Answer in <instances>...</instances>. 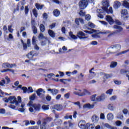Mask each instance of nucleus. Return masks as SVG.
<instances>
[{
  "mask_svg": "<svg viewBox=\"0 0 129 129\" xmlns=\"http://www.w3.org/2000/svg\"><path fill=\"white\" fill-rule=\"evenodd\" d=\"M117 66V62L115 61H112L111 62L110 67V68H115V67Z\"/></svg>",
  "mask_w": 129,
  "mask_h": 129,
  "instance_id": "32",
  "label": "nucleus"
},
{
  "mask_svg": "<svg viewBox=\"0 0 129 129\" xmlns=\"http://www.w3.org/2000/svg\"><path fill=\"white\" fill-rule=\"evenodd\" d=\"M113 90V89H109L106 91L105 93L106 94L111 95L112 94Z\"/></svg>",
  "mask_w": 129,
  "mask_h": 129,
  "instance_id": "39",
  "label": "nucleus"
},
{
  "mask_svg": "<svg viewBox=\"0 0 129 129\" xmlns=\"http://www.w3.org/2000/svg\"><path fill=\"white\" fill-rule=\"evenodd\" d=\"M69 35L73 39V40H77V36H76L75 35L73 34L72 32L69 33Z\"/></svg>",
  "mask_w": 129,
  "mask_h": 129,
  "instance_id": "29",
  "label": "nucleus"
},
{
  "mask_svg": "<svg viewBox=\"0 0 129 129\" xmlns=\"http://www.w3.org/2000/svg\"><path fill=\"white\" fill-rule=\"evenodd\" d=\"M5 113H6V109H3V108L0 109V114H4Z\"/></svg>",
  "mask_w": 129,
  "mask_h": 129,
  "instance_id": "53",
  "label": "nucleus"
},
{
  "mask_svg": "<svg viewBox=\"0 0 129 129\" xmlns=\"http://www.w3.org/2000/svg\"><path fill=\"white\" fill-rule=\"evenodd\" d=\"M129 64V60H126L124 61V67H126V66H127V65Z\"/></svg>",
  "mask_w": 129,
  "mask_h": 129,
  "instance_id": "61",
  "label": "nucleus"
},
{
  "mask_svg": "<svg viewBox=\"0 0 129 129\" xmlns=\"http://www.w3.org/2000/svg\"><path fill=\"white\" fill-rule=\"evenodd\" d=\"M105 126L107 128H109V129H117V128L115 126H112L110 125H109L108 123H105Z\"/></svg>",
  "mask_w": 129,
  "mask_h": 129,
  "instance_id": "28",
  "label": "nucleus"
},
{
  "mask_svg": "<svg viewBox=\"0 0 129 129\" xmlns=\"http://www.w3.org/2000/svg\"><path fill=\"white\" fill-rule=\"evenodd\" d=\"M80 16H81L82 17H83L85 16V12H83V11L81 10L79 12Z\"/></svg>",
  "mask_w": 129,
  "mask_h": 129,
  "instance_id": "52",
  "label": "nucleus"
},
{
  "mask_svg": "<svg viewBox=\"0 0 129 129\" xmlns=\"http://www.w3.org/2000/svg\"><path fill=\"white\" fill-rule=\"evenodd\" d=\"M94 107V104L91 105L89 103L86 104L84 105V106H83V107H84V108H89V109L93 108Z\"/></svg>",
  "mask_w": 129,
  "mask_h": 129,
  "instance_id": "18",
  "label": "nucleus"
},
{
  "mask_svg": "<svg viewBox=\"0 0 129 129\" xmlns=\"http://www.w3.org/2000/svg\"><path fill=\"white\" fill-rule=\"evenodd\" d=\"M127 52H129V48L126 50L120 52L118 54L121 55L122 54H126V53H127Z\"/></svg>",
  "mask_w": 129,
  "mask_h": 129,
  "instance_id": "46",
  "label": "nucleus"
},
{
  "mask_svg": "<svg viewBox=\"0 0 129 129\" xmlns=\"http://www.w3.org/2000/svg\"><path fill=\"white\" fill-rule=\"evenodd\" d=\"M23 46L24 50H27V49H28V45H27V43H23Z\"/></svg>",
  "mask_w": 129,
  "mask_h": 129,
  "instance_id": "59",
  "label": "nucleus"
},
{
  "mask_svg": "<svg viewBox=\"0 0 129 129\" xmlns=\"http://www.w3.org/2000/svg\"><path fill=\"white\" fill-rule=\"evenodd\" d=\"M121 15L122 18H123L124 20H127L129 18L128 13H127V10H126V9H122L121 11Z\"/></svg>",
  "mask_w": 129,
  "mask_h": 129,
  "instance_id": "8",
  "label": "nucleus"
},
{
  "mask_svg": "<svg viewBox=\"0 0 129 129\" xmlns=\"http://www.w3.org/2000/svg\"><path fill=\"white\" fill-rule=\"evenodd\" d=\"M21 102H22V98L21 96H18V101H17L16 106H17L18 107H20V103H21Z\"/></svg>",
  "mask_w": 129,
  "mask_h": 129,
  "instance_id": "25",
  "label": "nucleus"
},
{
  "mask_svg": "<svg viewBox=\"0 0 129 129\" xmlns=\"http://www.w3.org/2000/svg\"><path fill=\"white\" fill-rule=\"evenodd\" d=\"M48 34L51 38H55V33L54 31L51 30H49L48 31Z\"/></svg>",
  "mask_w": 129,
  "mask_h": 129,
  "instance_id": "27",
  "label": "nucleus"
},
{
  "mask_svg": "<svg viewBox=\"0 0 129 129\" xmlns=\"http://www.w3.org/2000/svg\"><path fill=\"white\" fill-rule=\"evenodd\" d=\"M79 126L81 129H89L90 127L91 129L94 128L93 126H91L89 123H86L85 120H81L79 123Z\"/></svg>",
  "mask_w": 129,
  "mask_h": 129,
  "instance_id": "4",
  "label": "nucleus"
},
{
  "mask_svg": "<svg viewBox=\"0 0 129 129\" xmlns=\"http://www.w3.org/2000/svg\"><path fill=\"white\" fill-rule=\"evenodd\" d=\"M79 6L81 10H84L88 6V2L87 0H81L79 3Z\"/></svg>",
  "mask_w": 129,
  "mask_h": 129,
  "instance_id": "6",
  "label": "nucleus"
},
{
  "mask_svg": "<svg viewBox=\"0 0 129 129\" xmlns=\"http://www.w3.org/2000/svg\"><path fill=\"white\" fill-rule=\"evenodd\" d=\"M53 14L54 17H59L60 16V11L57 9H55L53 11Z\"/></svg>",
  "mask_w": 129,
  "mask_h": 129,
  "instance_id": "21",
  "label": "nucleus"
},
{
  "mask_svg": "<svg viewBox=\"0 0 129 129\" xmlns=\"http://www.w3.org/2000/svg\"><path fill=\"white\" fill-rule=\"evenodd\" d=\"M89 78H90V79H92L93 77L96 76V74L93 72H91V71H89Z\"/></svg>",
  "mask_w": 129,
  "mask_h": 129,
  "instance_id": "20",
  "label": "nucleus"
},
{
  "mask_svg": "<svg viewBox=\"0 0 129 129\" xmlns=\"http://www.w3.org/2000/svg\"><path fill=\"white\" fill-rule=\"evenodd\" d=\"M39 29L40 30V32H42V33H44V32H45V26H44L43 24H41L40 25Z\"/></svg>",
  "mask_w": 129,
  "mask_h": 129,
  "instance_id": "30",
  "label": "nucleus"
},
{
  "mask_svg": "<svg viewBox=\"0 0 129 129\" xmlns=\"http://www.w3.org/2000/svg\"><path fill=\"white\" fill-rule=\"evenodd\" d=\"M70 96V92H68L66 94H64V98H66V99H69Z\"/></svg>",
  "mask_w": 129,
  "mask_h": 129,
  "instance_id": "51",
  "label": "nucleus"
},
{
  "mask_svg": "<svg viewBox=\"0 0 129 129\" xmlns=\"http://www.w3.org/2000/svg\"><path fill=\"white\" fill-rule=\"evenodd\" d=\"M32 42L33 45H36V37L33 36L32 39Z\"/></svg>",
  "mask_w": 129,
  "mask_h": 129,
  "instance_id": "49",
  "label": "nucleus"
},
{
  "mask_svg": "<svg viewBox=\"0 0 129 129\" xmlns=\"http://www.w3.org/2000/svg\"><path fill=\"white\" fill-rule=\"evenodd\" d=\"M54 109L58 111H60L62 110L63 106L62 105H55L54 107Z\"/></svg>",
  "mask_w": 129,
  "mask_h": 129,
  "instance_id": "16",
  "label": "nucleus"
},
{
  "mask_svg": "<svg viewBox=\"0 0 129 129\" xmlns=\"http://www.w3.org/2000/svg\"><path fill=\"white\" fill-rule=\"evenodd\" d=\"M25 15H27L29 13V7L26 6L25 8Z\"/></svg>",
  "mask_w": 129,
  "mask_h": 129,
  "instance_id": "48",
  "label": "nucleus"
},
{
  "mask_svg": "<svg viewBox=\"0 0 129 129\" xmlns=\"http://www.w3.org/2000/svg\"><path fill=\"white\" fill-rule=\"evenodd\" d=\"M32 107H33L34 110L36 111H40L41 105L40 104H34Z\"/></svg>",
  "mask_w": 129,
  "mask_h": 129,
  "instance_id": "12",
  "label": "nucleus"
},
{
  "mask_svg": "<svg viewBox=\"0 0 129 129\" xmlns=\"http://www.w3.org/2000/svg\"><path fill=\"white\" fill-rule=\"evenodd\" d=\"M106 20L108 22L110 25H112L113 24V19H112V17L107 15L106 16Z\"/></svg>",
  "mask_w": 129,
  "mask_h": 129,
  "instance_id": "14",
  "label": "nucleus"
},
{
  "mask_svg": "<svg viewBox=\"0 0 129 129\" xmlns=\"http://www.w3.org/2000/svg\"><path fill=\"white\" fill-rule=\"evenodd\" d=\"M22 90H23V93H24V94L26 93L27 92V91H28V89H27V88L26 87H22Z\"/></svg>",
  "mask_w": 129,
  "mask_h": 129,
  "instance_id": "55",
  "label": "nucleus"
},
{
  "mask_svg": "<svg viewBox=\"0 0 129 129\" xmlns=\"http://www.w3.org/2000/svg\"><path fill=\"white\" fill-rule=\"evenodd\" d=\"M77 37H78L80 40H82L83 41H85V40L88 39V36L86 35V34L82 31L78 32Z\"/></svg>",
  "mask_w": 129,
  "mask_h": 129,
  "instance_id": "5",
  "label": "nucleus"
},
{
  "mask_svg": "<svg viewBox=\"0 0 129 129\" xmlns=\"http://www.w3.org/2000/svg\"><path fill=\"white\" fill-rule=\"evenodd\" d=\"M102 5L103 6L102 9L97 10V13H101L104 11L107 14H112V7H110L109 10L107 9L108 7H109V1L108 0H103L102 1Z\"/></svg>",
  "mask_w": 129,
  "mask_h": 129,
  "instance_id": "1",
  "label": "nucleus"
},
{
  "mask_svg": "<svg viewBox=\"0 0 129 129\" xmlns=\"http://www.w3.org/2000/svg\"><path fill=\"white\" fill-rule=\"evenodd\" d=\"M107 119L108 120H112L113 119V115L112 113H109L107 114Z\"/></svg>",
  "mask_w": 129,
  "mask_h": 129,
  "instance_id": "26",
  "label": "nucleus"
},
{
  "mask_svg": "<svg viewBox=\"0 0 129 129\" xmlns=\"http://www.w3.org/2000/svg\"><path fill=\"white\" fill-rule=\"evenodd\" d=\"M88 25L89 27H90V28H92V29H93V28H95V25H94L93 23H92L91 22H89L88 23Z\"/></svg>",
  "mask_w": 129,
  "mask_h": 129,
  "instance_id": "42",
  "label": "nucleus"
},
{
  "mask_svg": "<svg viewBox=\"0 0 129 129\" xmlns=\"http://www.w3.org/2000/svg\"><path fill=\"white\" fill-rule=\"evenodd\" d=\"M36 8V9H37V10H42V9H43V8H44V5H40V4H36L35 5Z\"/></svg>",
  "mask_w": 129,
  "mask_h": 129,
  "instance_id": "31",
  "label": "nucleus"
},
{
  "mask_svg": "<svg viewBox=\"0 0 129 129\" xmlns=\"http://www.w3.org/2000/svg\"><path fill=\"white\" fill-rule=\"evenodd\" d=\"M100 118L102 120L105 119V116L104 115V114L103 113H100Z\"/></svg>",
  "mask_w": 129,
  "mask_h": 129,
  "instance_id": "47",
  "label": "nucleus"
},
{
  "mask_svg": "<svg viewBox=\"0 0 129 129\" xmlns=\"http://www.w3.org/2000/svg\"><path fill=\"white\" fill-rule=\"evenodd\" d=\"M128 71L125 70H120V73L121 74H126Z\"/></svg>",
  "mask_w": 129,
  "mask_h": 129,
  "instance_id": "50",
  "label": "nucleus"
},
{
  "mask_svg": "<svg viewBox=\"0 0 129 129\" xmlns=\"http://www.w3.org/2000/svg\"><path fill=\"white\" fill-rule=\"evenodd\" d=\"M111 77V75L105 74L103 77L104 79H108V78H110Z\"/></svg>",
  "mask_w": 129,
  "mask_h": 129,
  "instance_id": "38",
  "label": "nucleus"
},
{
  "mask_svg": "<svg viewBox=\"0 0 129 129\" xmlns=\"http://www.w3.org/2000/svg\"><path fill=\"white\" fill-rule=\"evenodd\" d=\"M97 94H94L91 96V100L92 101L101 102L106 98V96L104 94H101L100 96H97Z\"/></svg>",
  "mask_w": 129,
  "mask_h": 129,
  "instance_id": "3",
  "label": "nucleus"
},
{
  "mask_svg": "<svg viewBox=\"0 0 129 129\" xmlns=\"http://www.w3.org/2000/svg\"><path fill=\"white\" fill-rule=\"evenodd\" d=\"M63 124H68L69 126H65L64 129H73L74 127V124L71 122V121H68V122H63Z\"/></svg>",
  "mask_w": 129,
  "mask_h": 129,
  "instance_id": "10",
  "label": "nucleus"
},
{
  "mask_svg": "<svg viewBox=\"0 0 129 129\" xmlns=\"http://www.w3.org/2000/svg\"><path fill=\"white\" fill-rule=\"evenodd\" d=\"M92 37L93 38H100L99 35L98 34H95L92 35Z\"/></svg>",
  "mask_w": 129,
  "mask_h": 129,
  "instance_id": "64",
  "label": "nucleus"
},
{
  "mask_svg": "<svg viewBox=\"0 0 129 129\" xmlns=\"http://www.w3.org/2000/svg\"><path fill=\"white\" fill-rule=\"evenodd\" d=\"M33 13L35 18H37V17L38 16V13H37V10L36 9L33 10Z\"/></svg>",
  "mask_w": 129,
  "mask_h": 129,
  "instance_id": "44",
  "label": "nucleus"
},
{
  "mask_svg": "<svg viewBox=\"0 0 129 129\" xmlns=\"http://www.w3.org/2000/svg\"><path fill=\"white\" fill-rule=\"evenodd\" d=\"M43 91V89L42 88H39L37 91H36V93L37 94V95L38 96H40V95H41V92H42Z\"/></svg>",
  "mask_w": 129,
  "mask_h": 129,
  "instance_id": "33",
  "label": "nucleus"
},
{
  "mask_svg": "<svg viewBox=\"0 0 129 129\" xmlns=\"http://www.w3.org/2000/svg\"><path fill=\"white\" fill-rule=\"evenodd\" d=\"M122 112L124 115H126L127 113H128V111L127 109H123L122 110Z\"/></svg>",
  "mask_w": 129,
  "mask_h": 129,
  "instance_id": "56",
  "label": "nucleus"
},
{
  "mask_svg": "<svg viewBox=\"0 0 129 129\" xmlns=\"http://www.w3.org/2000/svg\"><path fill=\"white\" fill-rule=\"evenodd\" d=\"M46 77L48 78L45 79L46 81H48V80H54V81H57V80L54 79L55 78V74L53 73H50L46 75Z\"/></svg>",
  "mask_w": 129,
  "mask_h": 129,
  "instance_id": "9",
  "label": "nucleus"
},
{
  "mask_svg": "<svg viewBox=\"0 0 129 129\" xmlns=\"http://www.w3.org/2000/svg\"><path fill=\"white\" fill-rule=\"evenodd\" d=\"M121 48V46L120 44H116L110 47L107 51V53H108L109 51H115L116 52L118 50H119Z\"/></svg>",
  "mask_w": 129,
  "mask_h": 129,
  "instance_id": "7",
  "label": "nucleus"
},
{
  "mask_svg": "<svg viewBox=\"0 0 129 129\" xmlns=\"http://www.w3.org/2000/svg\"><path fill=\"white\" fill-rule=\"evenodd\" d=\"M34 55H35V51H32L30 52V53L27 54L26 56L27 58H29V59H32V58H33V57L34 56Z\"/></svg>",
  "mask_w": 129,
  "mask_h": 129,
  "instance_id": "22",
  "label": "nucleus"
},
{
  "mask_svg": "<svg viewBox=\"0 0 129 129\" xmlns=\"http://www.w3.org/2000/svg\"><path fill=\"white\" fill-rule=\"evenodd\" d=\"M47 91L49 92H50L51 94H52L53 95H56L58 93V90L55 88H53V89L48 88L47 89Z\"/></svg>",
  "mask_w": 129,
  "mask_h": 129,
  "instance_id": "13",
  "label": "nucleus"
},
{
  "mask_svg": "<svg viewBox=\"0 0 129 129\" xmlns=\"http://www.w3.org/2000/svg\"><path fill=\"white\" fill-rule=\"evenodd\" d=\"M9 107H10V108H11L13 110H15V109H16V106L14 105H9Z\"/></svg>",
  "mask_w": 129,
  "mask_h": 129,
  "instance_id": "62",
  "label": "nucleus"
},
{
  "mask_svg": "<svg viewBox=\"0 0 129 129\" xmlns=\"http://www.w3.org/2000/svg\"><path fill=\"white\" fill-rule=\"evenodd\" d=\"M43 110H48L49 109V105H43L41 107Z\"/></svg>",
  "mask_w": 129,
  "mask_h": 129,
  "instance_id": "36",
  "label": "nucleus"
},
{
  "mask_svg": "<svg viewBox=\"0 0 129 129\" xmlns=\"http://www.w3.org/2000/svg\"><path fill=\"white\" fill-rule=\"evenodd\" d=\"M47 124V122L45 121L43 122L42 125L40 126L41 129H46V124Z\"/></svg>",
  "mask_w": 129,
  "mask_h": 129,
  "instance_id": "37",
  "label": "nucleus"
},
{
  "mask_svg": "<svg viewBox=\"0 0 129 129\" xmlns=\"http://www.w3.org/2000/svg\"><path fill=\"white\" fill-rule=\"evenodd\" d=\"M10 66H11V63H5L2 64V67L3 68H7V67L8 68H10Z\"/></svg>",
  "mask_w": 129,
  "mask_h": 129,
  "instance_id": "35",
  "label": "nucleus"
},
{
  "mask_svg": "<svg viewBox=\"0 0 129 129\" xmlns=\"http://www.w3.org/2000/svg\"><path fill=\"white\" fill-rule=\"evenodd\" d=\"M28 105L30 107H31L34 105V104H33V101L32 100H30L29 101V103L28 104Z\"/></svg>",
  "mask_w": 129,
  "mask_h": 129,
  "instance_id": "57",
  "label": "nucleus"
},
{
  "mask_svg": "<svg viewBox=\"0 0 129 129\" xmlns=\"http://www.w3.org/2000/svg\"><path fill=\"white\" fill-rule=\"evenodd\" d=\"M29 129H39V127L38 126H29Z\"/></svg>",
  "mask_w": 129,
  "mask_h": 129,
  "instance_id": "54",
  "label": "nucleus"
},
{
  "mask_svg": "<svg viewBox=\"0 0 129 129\" xmlns=\"http://www.w3.org/2000/svg\"><path fill=\"white\" fill-rule=\"evenodd\" d=\"M46 99L47 101H50L51 99V96H49V95H47L46 97Z\"/></svg>",
  "mask_w": 129,
  "mask_h": 129,
  "instance_id": "60",
  "label": "nucleus"
},
{
  "mask_svg": "<svg viewBox=\"0 0 129 129\" xmlns=\"http://www.w3.org/2000/svg\"><path fill=\"white\" fill-rule=\"evenodd\" d=\"M122 124V122L121 121H119V120H118L117 121L115 122V124L117 125V126H120L121 124Z\"/></svg>",
  "mask_w": 129,
  "mask_h": 129,
  "instance_id": "58",
  "label": "nucleus"
},
{
  "mask_svg": "<svg viewBox=\"0 0 129 129\" xmlns=\"http://www.w3.org/2000/svg\"><path fill=\"white\" fill-rule=\"evenodd\" d=\"M113 105L111 104H110L109 105H108V109L109 110H110V111H113Z\"/></svg>",
  "mask_w": 129,
  "mask_h": 129,
  "instance_id": "40",
  "label": "nucleus"
},
{
  "mask_svg": "<svg viewBox=\"0 0 129 129\" xmlns=\"http://www.w3.org/2000/svg\"><path fill=\"white\" fill-rule=\"evenodd\" d=\"M99 120V117L94 114L92 117V121L94 123H97Z\"/></svg>",
  "mask_w": 129,
  "mask_h": 129,
  "instance_id": "15",
  "label": "nucleus"
},
{
  "mask_svg": "<svg viewBox=\"0 0 129 129\" xmlns=\"http://www.w3.org/2000/svg\"><path fill=\"white\" fill-rule=\"evenodd\" d=\"M85 20H86V21H89V20H90V19H91V16H90V15L89 14L86 15L85 16Z\"/></svg>",
  "mask_w": 129,
  "mask_h": 129,
  "instance_id": "43",
  "label": "nucleus"
},
{
  "mask_svg": "<svg viewBox=\"0 0 129 129\" xmlns=\"http://www.w3.org/2000/svg\"><path fill=\"white\" fill-rule=\"evenodd\" d=\"M9 100L10 101V103L11 104L15 103V105L17 106V102H18V101L17 100V98L15 96H9Z\"/></svg>",
  "mask_w": 129,
  "mask_h": 129,
  "instance_id": "11",
  "label": "nucleus"
},
{
  "mask_svg": "<svg viewBox=\"0 0 129 129\" xmlns=\"http://www.w3.org/2000/svg\"><path fill=\"white\" fill-rule=\"evenodd\" d=\"M12 26V25H9L8 26V31L10 32V33H13L14 32V29H13Z\"/></svg>",
  "mask_w": 129,
  "mask_h": 129,
  "instance_id": "41",
  "label": "nucleus"
},
{
  "mask_svg": "<svg viewBox=\"0 0 129 129\" xmlns=\"http://www.w3.org/2000/svg\"><path fill=\"white\" fill-rule=\"evenodd\" d=\"M25 106V104L24 103L22 104V105H20V107H22V108L18 109V111H20V112H24L25 111V109L24 108Z\"/></svg>",
  "mask_w": 129,
  "mask_h": 129,
  "instance_id": "23",
  "label": "nucleus"
},
{
  "mask_svg": "<svg viewBox=\"0 0 129 129\" xmlns=\"http://www.w3.org/2000/svg\"><path fill=\"white\" fill-rule=\"evenodd\" d=\"M121 5V3L118 1H115L114 3L113 8L114 9H117Z\"/></svg>",
  "mask_w": 129,
  "mask_h": 129,
  "instance_id": "17",
  "label": "nucleus"
},
{
  "mask_svg": "<svg viewBox=\"0 0 129 129\" xmlns=\"http://www.w3.org/2000/svg\"><path fill=\"white\" fill-rule=\"evenodd\" d=\"M122 6L126 8V9H128L129 10V3L127 1L124 0L122 3Z\"/></svg>",
  "mask_w": 129,
  "mask_h": 129,
  "instance_id": "19",
  "label": "nucleus"
},
{
  "mask_svg": "<svg viewBox=\"0 0 129 129\" xmlns=\"http://www.w3.org/2000/svg\"><path fill=\"white\" fill-rule=\"evenodd\" d=\"M36 98V94H34L31 96L30 97V100L31 101H34Z\"/></svg>",
  "mask_w": 129,
  "mask_h": 129,
  "instance_id": "45",
  "label": "nucleus"
},
{
  "mask_svg": "<svg viewBox=\"0 0 129 129\" xmlns=\"http://www.w3.org/2000/svg\"><path fill=\"white\" fill-rule=\"evenodd\" d=\"M113 28L114 29H116L117 30L113 32H111L109 30H103L102 31L99 32L98 33V34L101 35H105V36L108 35V37H111V36H112V35H114L115 33H119L122 31V28L118 25H114Z\"/></svg>",
  "mask_w": 129,
  "mask_h": 129,
  "instance_id": "2",
  "label": "nucleus"
},
{
  "mask_svg": "<svg viewBox=\"0 0 129 129\" xmlns=\"http://www.w3.org/2000/svg\"><path fill=\"white\" fill-rule=\"evenodd\" d=\"M32 31L34 35H36V34H37V27L35 25L32 26Z\"/></svg>",
  "mask_w": 129,
  "mask_h": 129,
  "instance_id": "34",
  "label": "nucleus"
},
{
  "mask_svg": "<svg viewBox=\"0 0 129 129\" xmlns=\"http://www.w3.org/2000/svg\"><path fill=\"white\" fill-rule=\"evenodd\" d=\"M86 94L91 95V93L90 92H89L87 90L84 89V92L81 93L80 96H85Z\"/></svg>",
  "mask_w": 129,
  "mask_h": 129,
  "instance_id": "24",
  "label": "nucleus"
},
{
  "mask_svg": "<svg viewBox=\"0 0 129 129\" xmlns=\"http://www.w3.org/2000/svg\"><path fill=\"white\" fill-rule=\"evenodd\" d=\"M75 22L77 25H79V18H76Z\"/></svg>",
  "mask_w": 129,
  "mask_h": 129,
  "instance_id": "63",
  "label": "nucleus"
}]
</instances>
